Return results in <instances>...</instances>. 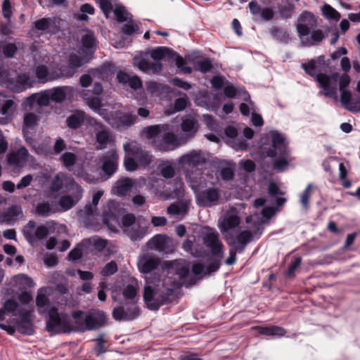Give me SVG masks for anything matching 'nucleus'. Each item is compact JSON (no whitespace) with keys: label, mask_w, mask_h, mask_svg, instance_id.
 Returning <instances> with one entry per match:
<instances>
[{"label":"nucleus","mask_w":360,"mask_h":360,"mask_svg":"<svg viewBox=\"0 0 360 360\" xmlns=\"http://www.w3.org/2000/svg\"><path fill=\"white\" fill-rule=\"evenodd\" d=\"M252 238V232L248 230L241 231L237 236L231 245L233 249L239 252L243 251L245 245L248 244Z\"/></svg>","instance_id":"a19ab883"},{"label":"nucleus","mask_w":360,"mask_h":360,"mask_svg":"<svg viewBox=\"0 0 360 360\" xmlns=\"http://www.w3.org/2000/svg\"><path fill=\"white\" fill-rule=\"evenodd\" d=\"M323 15L330 20L338 21L340 14L328 4H325L322 8Z\"/></svg>","instance_id":"6e6d98bb"},{"label":"nucleus","mask_w":360,"mask_h":360,"mask_svg":"<svg viewBox=\"0 0 360 360\" xmlns=\"http://www.w3.org/2000/svg\"><path fill=\"white\" fill-rule=\"evenodd\" d=\"M108 323L106 314L101 310H96L86 315L84 321L81 323L82 330H98Z\"/></svg>","instance_id":"dca6fc26"},{"label":"nucleus","mask_w":360,"mask_h":360,"mask_svg":"<svg viewBox=\"0 0 360 360\" xmlns=\"http://www.w3.org/2000/svg\"><path fill=\"white\" fill-rule=\"evenodd\" d=\"M122 295L126 300H134L137 295V290L132 285H127L122 291Z\"/></svg>","instance_id":"69168bd1"},{"label":"nucleus","mask_w":360,"mask_h":360,"mask_svg":"<svg viewBox=\"0 0 360 360\" xmlns=\"http://www.w3.org/2000/svg\"><path fill=\"white\" fill-rule=\"evenodd\" d=\"M105 335L103 333L100 334L98 338L95 340L96 341V347H95V353L96 356H99L105 352H106L107 349L105 347V340H104Z\"/></svg>","instance_id":"e2e57ef3"},{"label":"nucleus","mask_w":360,"mask_h":360,"mask_svg":"<svg viewBox=\"0 0 360 360\" xmlns=\"http://www.w3.org/2000/svg\"><path fill=\"white\" fill-rule=\"evenodd\" d=\"M96 41L94 33L86 30L82 35L81 52L79 56H70L68 59V66L60 69L59 72L49 71L44 65H39L36 68V76L39 82L58 79L60 77H71L76 72L77 69L84 63H87L96 50Z\"/></svg>","instance_id":"f03ea898"},{"label":"nucleus","mask_w":360,"mask_h":360,"mask_svg":"<svg viewBox=\"0 0 360 360\" xmlns=\"http://www.w3.org/2000/svg\"><path fill=\"white\" fill-rule=\"evenodd\" d=\"M171 60L175 62L176 67L184 73L188 74L192 71L191 68L186 65V62L182 57L174 53Z\"/></svg>","instance_id":"13d9d810"},{"label":"nucleus","mask_w":360,"mask_h":360,"mask_svg":"<svg viewBox=\"0 0 360 360\" xmlns=\"http://www.w3.org/2000/svg\"><path fill=\"white\" fill-rule=\"evenodd\" d=\"M122 260V258H118L117 260L110 261L105 264L103 270H122L124 269H127L126 264L122 265L121 262Z\"/></svg>","instance_id":"0e129e2a"},{"label":"nucleus","mask_w":360,"mask_h":360,"mask_svg":"<svg viewBox=\"0 0 360 360\" xmlns=\"http://www.w3.org/2000/svg\"><path fill=\"white\" fill-rule=\"evenodd\" d=\"M212 68L211 61L208 59L200 60L198 62L197 69L202 72H207Z\"/></svg>","instance_id":"774afa93"},{"label":"nucleus","mask_w":360,"mask_h":360,"mask_svg":"<svg viewBox=\"0 0 360 360\" xmlns=\"http://www.w3.org/2000/svg\"><path fill=\"white\" fill-rule=\"evenodd\" d=\"M139 270H188L184 259L162 261L146 253L141 255L137 260Z\"/></svg>","instance_id":"1a4fd4ad"},{"label":"nucleus","mask_w":360,"mask_h":360,"mask_svg":"<svg viewBox=\"0 0 360 360\" xmlns=\"http://www.w3.org/2000/svg\"><path fill=\"white\" fill-rule=\"evenodd\" d=\"M103 194V191H97L93 195L92 203L91 205H86L84 210H80L78 214L81 217L84 218V220L87 223H91V219H94L98 216L96 212V207L99 202Z\"/></svg>","instance_id":"a878e982"},{"label":"nucleus","mask_w":360,"mask_h":360,"mask_svg":"<svg viewBox=\"0 0 360 360\" xmlns=\"http://www.w3.org/2000/svg\"><path fill=\"white\" fill-rule=\"evenodd\" d=\"M145 274L147 285L144 286L143 298L147 308L158 311L160 307L179 298L182 286L191 287L213 271H141Z\"/></svg>","instance_id":"f257e3e1"},{"label":"nucleus","mask_w":360,"mask_h":360,"mask_svg":"<svg viewBox=\"0 0 360 360\" xmlns=\"http://www.w3.org/2000/svg\"><path fill=\"white\" fill-rule=\"evenodd\" d=\"M224 139L226 143L236 150H245L248 148L245 140L239 136L238 130L232 126H228L224 129Z\"/></svg>","instance_id":"b1692460"},{"label":"nucleus","mask_w":360,"mask_h":360,"mask_svg":"<svg viewBox=\"0 0 360 360\" xmlns=\"http://www.w3.org/2000/svg\"><path fill=\"white\" fill-rule=\"evenodd\" d=\"M314 16L309 12H304L300 15L297 25V30L300 41L303 46H311L320 43L324 38L321 30H312L315 26Z\"/></svg>","instance_id":"423d86ee"},{"label":"nucleus","mask_w":360,"mask_h":360,"mask_svg":"<svg viewBox=\"0 0 360 360\" xmlns=\"http://www.w3.org/2000/svg\"><path fill=\"white\" fill-rule=\"evenodd\" d=\"M261 335L283 337L285 335V329L278 326H255L253 328Z\"/></svg>","instance_id":"e433bc0d"},{"label":"nucleus","mask_w":360,"mask_h":360,"mask_svg":"<svg viewBox=\"0 0 360 360\" xmlns=\"http://www.w3.org/2000/svg\"><path fill=\"white\" fill-rule=\"evenodd\" d=\"M340 101L342 105L349 110V106H352L353 98L352 97L350 91L345 89L340 90Z\"/></svg>","instance_id":"680f3d73"},{"label":"nucleus","mask_w":360,"mask_h":360,"mask_svg":"<svg viewBox=\"0 0 360 360\" xmlns=\"http://www.w3.org/2000/svg\"><path fill=\"white\" fill-rule=\"evenodd\" d=\"M87 120L86 114L82 111L73 112L67 119L68 126L72 129L79 128Z\"/></svg>","instance_id":"c03bdc74"},{"label":"nucleus","mask_w":360,"mask_h":360,"mask_svg":"<svg viewBox=\"0 0 360 360\" xmlns=\"http://www.w3.org/2000/svg\"><path fill=\"white\" fill-rule=\"evenodd\" d=\"M100 5L103 13L108 18L114 8V14L119 22L127 21L131 20L130 14L127 11L125 8L120 4H117L115 0H96ZM139 30L138 25L129 20L124 24L122 27V32L128 35L132 34Z\"/></svg>","instance_id":"0eeeda50"},{"label":"nucleus","mask_w":360,"mask_h":360,"mask_svg":"<svg viewBox=\"0 0 360 360\" xmlns=\"http://www.w3.org/2000/svg\"><path fill=\"white\" fill-rule=\"evenodd\" d=\"M89 252L84 250V246L82 245V241L78 243L68 254V259L70 261H77L82 257H87Z\"/></svg>","instance_id":"09e8293b"},{"label":"nucleus","mask_w":360,"mask_h":360,"mask_svg":"<svg viewBox=\"0 0 360 360\" xmlns=\"http://www.w3.org/2000/svg\"><path fill=\"white\" fill-rule=\"evenodd\" d=\"M53 224L49 221L46 224L38 226L35 229L34 235L30 236V242L32 243L34 240L43 239L49 233H51V229H53Z\"/></svg>","instance_id":"37998d69"},{"label":"nucleus","mask_w":360,"mask_h":360,"mask_svg":"<svg viewBox=\"0 0 360 360\" xmlns=\"http://www.w3.org/2000/svg\"><path fill=\"white\" fill-rule=\"evenodd\" d=\"M46 291L44 288H40L37 292L36 305L39 314L44 313V310L42 309L49 305V298L46 295Z\"/></svg>","instance_id":"3c124183"},{"label":"nucleus","mask_w":360,"mask_h":360,"mask_svg":"<svg viewBox=\"0 0 360 360\" xmlns=\"http://www.w3.org/2000/svg\"><path fill=\"white\" fill-rule=\"evenodd\" d=\"M8 164L14 167H23L34 162V158L30 155L25 147H21L15 153L7 156Z\"/></svg>","instance_id":"5701e85b"},{"label":"nucleus","mask_w":360,"mask_h":360,"mask_svg":"<svg viewBox=\"0 0 360 360\" xmlns=\"http://www.w3.org/2000/svg\"><path fill=\"white\" fill-rule=\"evenodd\" d=\"M117 81L124 85L130 86L134 90L141 89L142 82L140 78L137 76H130L129 75L120 71L117 75Z\"/></svg>","instance_id":"f704fd0d"},{"label":"nucleus","mask_w":360,"mask_h":360,"mask_svg":"<svg viewBox=\"0 0 360 360\" xmlns=\"http://www.w3.org/2000/svg\"><path fill=\"white\" fill-rule=\"evenodd\" d=\"M79 185L78 183L65 172H58L51 179L49 189L51 192H58L62 189L65 191Z\"/></svg>","instance_id":"aec40b11"},{"label":"nucleus","mask_w":360,"mask_h":360,"mask_svg":"<svg viewBox=\"0 0 360 360\" xmlns=\"http://www.w3.org/2000/svg\"><path fill=\"white\" fill-rule=\"evenodd\" d=\"M318 62L314 60H309L307 63H302V67L306 73L316 78L319 86L322 89L321 94L326 97L333 98L337 100V84L338 75L332 74L328 75L326 74H318Z\"/></svg>","instance_id":"39448f33"},{"label":"nucleus","mask_w":360,"mask_h":360,"mask_svg":"<svg viewBox=\"0 0 360 360\" xmlns=\"http://www.w3.org/2000/svg\"><path fill=\"white\" fill-rule=\"evenodd\" d=\"M151 188L154 189V193L157 196H159L164 200L179 198L183 195L184 192V185L181 181L176 182V188L173 191H163L158 188H155V186L153 184H151Z\"/></svg>","instance_id":"72a5a7b5"},{"label":"nucleus","mask_w":360,"mask_h":360,"mask_svg":"<svg viewBox=\"0 0 360 360\" xmlns=\"http://www.w3.org/2000/svg\"><path fill=\"white\" fill-rule=\"evenodd\" d=\"M181 129L185 133L186 139L183 143L186 142L188 139L194 136L197 131L196 122L193 117L185 118L181 123Z\"/></svg>","instance_id":"a18cd8bd"},{"label":"nucleus","mask_w":360,"mask_h":360,"mask_svg":"<svg viewBox=\"0 0 360 360\" xmlns=\"http://www.w3.org/2000/svg\"><path fill=\"white\" fill-rule=\"evenodd\" d=\"M189 202L184 200L181 202L171 204L167 210L169 214L176 217H183L188 210Z\"/></svg>","instance_id":"ea45409f"},{"label":"nucleus","mask_w":360,"mask_h":360,"mask_svg":"<svg viewBox=\"0 0 360 360\" xmlns=\"http://www.w3.org/2000/svg\"><path fill=\"white\" fill-rule=\"evenodd\" d=\"M88 122L94 127L97 150L104 149L114 142L112 134L102 124L92 118Z\"/></svg>","instance_id":"4468645a"},{"label":"nucleus","mask_w":360,"mask_h":360,"mask_svg":"<svg viewBox=\"0 0 360 360\" xmlns=\"http://www.w3.org/2000/svg\"><path fill=\"white\" fill-rule=\"evenodd\" d=\"M267 137L271 139L272 146L269 148H266L264 146L262 149L266 152V155L271 158H274L277 155H285L288 153V141L285 136L276 131H270L267 134Z\"/></svg>","instance_id":"f8f14e48"},{"label":"nucleus","mask_w":360,"mask_h":360,"mask_svg":"<svg viewBox=\"0 0 360 360\" xmlns=\"http://www.w3.org/2000/svg\"><path fill=\"white\" fill-rule=\"evenodd\" d=\"M139 308H127L119 306L113 309L112 317L116 321H131L135 319L139 315Z\"/></svg>","instance_id":"c756f323"},{"label":"nucleus","mask_w":360,"mask_h":360,"mask_svg":"<svg viewBox=\"0 0 360 360\" xmlns=\"http://www.w3.org/2000/svg\"><path fill=\"white\" fill-rule=\"evenodd\" d=\"M33 82L28 73H22L16 77L15 84L11 86V88L16 92H22L32 87Z\"/></svg>","instance_id":"4c0bfd02"},{"label":"nucleus","mask_w":360,"mask_h":360,"mask_svg":"<svg viewBox=\"0 0 360 360\" xmlns=\"http://www.w3.org/2000/svg\"><path fill=\"white\" fill-rule=\"evenodd\" d=\"M134 182L131 179L122 178L118 180L112 188V192L117 195H124L131 190Z\"/></svg>","instance_id":"58836bf2"},{"label":"nucleus","mask_w":360,"mask_h":360,"mask_svg":"<svg viewBox=\"0 0 360 360\" xmlns=\"http://www.w3.org/2000/svg\"><path fill=\"white\" fill-rule=\"evenodd\" d=\"M161 175L165 179H169L174 175V167L170 161H162L158 166Z\"/></svg>","instance_id":"864d4df0"},{"label":"nucleus","mask_w":360,"mask_h":360,"mask_svg":"<svg viewBox=\"0 0 360 360\" xmlns=\"http://www.w3.org/2000/svg\"><path fill=\"white\" fill-rule=\"evenodd\" d=\"M50 96L48 90L32 94L27 97L22 103L25 110H34L39 112V108L46 106L50 101Z\"/></svg>","instance_id":"f3484780"},{"label":"nucleus","mask_w":360,"mask_h":360,"mask_svg":"<svg viewBox=\"0 0 360 360\" xmlns=\"http://www.w3.org/2000/svg\"><path fill=\"white\" fill-rule=\"evenodd\" d=\"M181 142L171 132H164L158 149L164 151L173 150L180 146Z\"/></svg>","instance_id":"473e14b6"},{"label":"nucleus","mask_w":360,"mask_h":360,"mask_svg":"<svg viewBox=\"0 0 360 360\" xmlns=\"http://www.w3.org/2000/svg\"><path fill=\"white\" fill-rule=\"evenodd\" d=\"M219 198V193L216 188H208L198 193L196 195L197 204L202 207H210L215 205Z\"/></svg>","instance_id":"bb28decb"},{"label":"nucleus","mask_w":360,"mask_h":360,"mask_svg":"<svg viewBox=\"0 0 360 360\" xmlns=\"http://www.w3.org/2000/svg\"><path fill=\"white\" fill-rule=\"evenodd\" d=\"M224 95L229 98H233L236 96H241L245 101H248L250 98L248 94L242 89H238L231 84H227L224 89Z\"/></svg>","instance_id":"de8ad7c7"},{"label":"nucleus","mask_w":360,"mask_h":360,"mask_svg":"<svg viewBox=\"0 0 360 360\" xmlns=\"http://www.w3.org/2000/svg\"><path fill=\"white\" fill-rule=\"evenodd\" d=\"M274 161V167L279 172L284 171L288 166L291 158L289 155V151L285 155H277Z\"/></svg>","instance_id":"8fccbe9b"},{"label":"nucleus","mask_w":360,"mask_h":360,"mask_svg":"<svg viewBox=\"0 0 360 360\" xmlns=\"http://www.w3.org/2000/svg\"><path fill=\"white\" fill-rule=\"evenodd\" d=\"M188 103V99L186 96L177 98L174 101V110L169 112V114L174 113L175 112L181 111L186 108Z\"/></svg>","instance_id":"338daca9"},{"label":"nucleus","mask_w":360,"mask_h":360,"mask_svg":"<svg viewBox=\"0 0 360 360\" xmlns=\"http://www.w3.org/2000/svg\"><path fill=\"white\" fill-rule=\"evenodd\" d=\"M15 330L22 335H32L34 333L33 322H17Z\"/></svg>","instance_id":"4d7b16f0"},{"label":"nucleus","mask_w":360,"mask_h":360,"mask_svg":"<svg viewBox=\"0 0 360 360\" xmlns=\"http://www.w3.org/2000/svg\"><path fill=\"white\" fill-rule=\"evenodd\" d=\"M168 129L169 126L167 124L152 125L145 127L142 130V136H143L150 144L158 148L164 132L168 131Z\"/></svg>","instance_id":"4be33fe9"},{"label":"nucleus","mask_w":360,"mask_h":360,"mask_svg":"<svg viewBox=\"0 0 360 360\" xmlns=\"http://www.w3.org/2000/svg\"><path fill=\"white\" fill-rule=\"evenodd\" d=\"M118 155L115 150H110L106 153L102 160L103 171L108 176H111L117 169Z\"/></svg>","instance_id":"7c9ffc66"},{"label":"nucleus","mask_w":360,"mask_h":360,"mask_svg":"<svg viewBox=\"0 0 360 360\" xmlns=\"http://www.w3.org/2000/svg\"><path fill=\"white\" fill-rule=\"evenodd\" d=\"M176 245L172 238L164 234H158L147 243L148 248L166 253L173 252Z\"/></svg>","instance_id":"a211bd4d"},{"label":"nucleus","mask_w":360,"mask_h":360,"mask_svg":"<svg viewBox=\"0 0 360 360\" xmlns=\"http://www.w3.org/2000/svg\"><path fill=\"white\" fill-rule=\"evenodd\" d=\"M202 238L205 246L210 249L214 255L219 257L223 254V244L216 230L205 227L202 231Z\"/></svg>","instance_id":"2eb2a0df"},{"label":"nucleus","mask_w":360,"mask_h":360,"mask_svg":"<svg viewBox=\"0 0 360 360\" xmlns=\"http://www.w3.org/2000/svg\"><path fill=\"white\" fill-rule=\"evenodd\" d=\"M147 91L156 96L169 92V87L156 82H149L146 84Z\"/></svg>","instance_id":"49530a36"},{"label":"nucleus","mask_w":360,"mask_h":360,"mask_svg":"<svg viewBox=\"0 0 360 360\" xmlns=\"http://www.w3.org/2000/svg\"><path fill=\"white\" fill-rule=\"evenodd\" d=\"M58 212V206L55 202L44 201L37 204L36 213L41 217H48Z\"/></svg>","instance_id":"79ce46f5"},{"label":"nucleus","mask_w":360,"mask_h":360,"mask_svg":"<svg viewBox=\"0 0 360 360\" xmlns=\"http://www.w3.org/2000/svg\"><path fill=\"white\" fill-rule=\"evenodd\" d=\"M46 330L55 333L70 332L72 327L68 315L60 314L56 307H51L48 311Z\"/></svg>","instance_id":"9d476101"},{"label":"nucleus","mask_w":360,"mask_h":360,"mask_svg":"<svg viewBox=\"0 0 360 360\" xmlns=\"http://www.w3.org/2000/svg\"><path fill=\"white\" fill-rule=\"evenodd\" d=\"M77 159V155L71 152L64 153L60 158L63 165L65 168H67L69 170H71V169L75 164Z\"/></svg>","instance_id":"5fc2aeb1"},{"label":"nucleus","mask_w":360,"mask_h":360,"mask_svg":"<svg viewBox=\"0 0 360 360\" xmlns=\"http://www.w3.org/2000/svg\"><path fill=\"white\" fill-rule=\"evenodd\" d=\"M108 241L98 236H94L82 240V245L89 255H94L95 251L101 252L108 245Z\"/></svg>","instance_id":"c85d7f7f"},{"label":"nucleus","mask_w":360,"mask_h":360,"mask_svg":"<svg viewBox=\"0 0 360 360\" xmlns=\"http://www.w3.org/2000/svg\"><path fill=\"white\" fill-rule=\"evenodd\" d=\"M311 184H308L304 191L300 195V202L304 210H307L309 207V199L311 195Z\"/></svg>","instance_id":"052dcab7"},{"label":"nucleus","mask_w":360,"mask_h":360,"mask_svg":"<svg viewBox=\"0 0 360 360\" xmlns=\"http://www.w3.org/2000/svg\"><path fill=\"white\" fill-rule=\"evenodd\" d=\"M115 211L116 202L114 200H108L103 210L102 220L110 230L115 229L118 221Z\"/></svg>","instance_id":"cd10ccee"},{"label":"nucleus","mask_w":360,"mask_h":360,"mask_svg":"<svg viewBox=\"0 0 360 360\" xmlns=\"http://www.w3.org/2000/svg\"><path fill=\"white\" fill-rule=\"evenodd\" d=\"M264 198H258L255 200L254 209H259V212H255L246 218V223L250 224L249 228L252 231L257 234L259 230L260 226L268 221L274 214V208L266 207L262 208L264 204Z\"/></svg>","instance_id":"9b49d317"},{"label":"nucleus","mask_w":360,"mask_h":360,"mask_svg":"<svg viewBox=\"0 0 360 360\" xmlns=\"http://www.w3.org/2000/svg\"><path fill=\"white\" fill-rule=\"evenodd\" d=\"M67 193L62 195L57 204L58 212H65L75 207L83 196V188L79 184L66 191Z\"/></svg>","instance_id":"ddd939ff"},{"label":"nucleus","mask_w":360,"mask_h":360,"mask_svg":"<svg viewBox=\"0 0 360 360\" xmlns=\"http://www.w3.org/2000/svg\"><path fill=\"white\" fill-rule=\"evenodd\" d=\"M14 103L4 94L0 93V113L5 116L0 123H6L13 115Z\"/></svg>","instance_id":"c9c22d12"},{"label":"nucleus","mask_w":360,"mask_h":360,"mask_svg":"<svg viewBox=\"0 0 360 360\" xmlns=\"http://www.w3.org/2000/svg\"><path fill=\"white\" fill-rule=\"evenodd\" d=\"M22 131L26 141L30 143L29 134L39 122V116L34 110H25Z\"/></svg>","instance_id":"2f4dec72"},{"label":"nucleus","mask_w":360,"mask_h":360,"mask_svg":"<svg viewBox=\"0 0 360 360\" xmlns=\"http://www.w3.org/2000/svg\"><path fill=\"white\" fill-rule=\"evenodd\" d=\"M240 219L238 212L236 208L229 209L223 216L219 219L218 227L223 234H225L229 230L238 226Z\"/></svg>","instance_id":"412c9836"},{"label":"nucleus","mask_w":360,"mask_h":360,"mask_svg":"<svg viewBox=\"0 0 360 360\" xmlns=\"http://www.w3.org/2000/svg\"><path fill=\"white\" fill-rule=\"evenodd\" d=\"M203 120L206 126L211 131L217 133L218 135L221 134V129L219 125L214 120L212 116L208 115H203Z\"/></svg>","instance_id":"bf43d9fd"},{"label":"nucleus","mask_w":360,"mask_h":360,"mask_svg":"<svg viewBox=\"0 0 360 360\" xmlns=\"http://www.w3.org/2000/svg\"><path fill=\"white\" fill-rule=\"evenodd\" d=\"M89 107L98 113L113 127L127 128L134 124L135 115L122 112V106L118 103L104 102L98 98H86Z\"/></svg>","instance_id":"7ed1b4c3"},{"label":"nucleus","mask_w":360,"mask_h":360,"mask_svg":"<svg viewBox=\"0 0 360 360\" xmlns=\"http://www.w3.org/2000/svg\"><path fill=\"white\" fill-rule=\"evenodd\" d=\"M174 53L169 48L159 46L150 51V58L157 61L151 62L148 58V53H146L134 57V63L144 72L158 74L162 69V63L158 60L163 59L171 60Z\"/></svg>","instance_id":"20e7f679"},{"label":"nucleus","mask_w":360,"mask_h":360,"mask_svg":"<svg viewBox=\"0 0 360 360\" xmlns=\"http://www.w3.org/2000/svg\"><path fill=\"white\" fill-rule=\"evenodd\" d=\"M207 155L204 151L193 150L181 155L178 162L182 167L198 168L205 164L207 160Z\"/></svg>","instance_id":"6ab92c4d"},{"label":"nucleus","mask_w":360,"mask_h":360,"mask_svg":"<svg viewBox=\"0 0 360 360\" xmlns=\"http://www.w3.org/2000/svg\"><path fill=\"white\" fill-rule=\"evenodd\" d=\"M68 89L67 86H61L48 89L50 99L56 103L62 102L66 97V90Z\"/></svg>","instance_id":"603ef678"},{"label":"nucleus","mask_w":360,"mask_h":360,"mask_svg":"<svg viewBox=\"0 0 360 360\" xmlns=\"http://www.w3.org/2000/svg\"><path fill=\"white\" fill-rule=\"evenodd\" d=\"M124 150L126 153L124 166L127 171H135L139 164L145 167L152 162L153 156L135 142L125 143Z\"/></svg>","instance_id":"6e6552de"},{"label":"nucleus","mask_w":360,"mask_h":360,"mask_svg":"<svg viewBox=\"0 0 360 360\" xmlns=\"http://www.w3.org/2000/svg\"><path fill=\"white\" fill-rule=\"evenodd\" d=\"M60 19L58 17L43 18L37 20L34 25L38 30L51 35L60 30Z\"/></svg>","instance_id":"393cba45"}]
</instances>
